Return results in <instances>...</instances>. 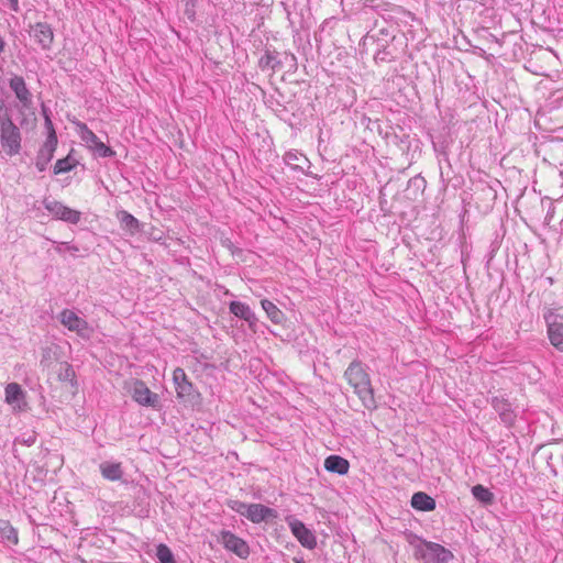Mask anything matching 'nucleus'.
<instances>
[{
  "label": "nucleus",
  "instance_id": "f8f14e48",
  "mask_svg": "<svg viewBox=\"0 0 563 563\" xmlns=\"http://www.w3.org/2000/svg\"><path fill=\"white\" fill-rule=\"evenodd\" d=\"M173 379L176 386L177 397L185 401L192 400L195 389L192 384L187 379L185 371L177 367L173 373Z\"/></svg>",
  "mask_w": 563,
  "mask_h": 563
},
{
  "label": "nucleus",
  "instance_id": "f03ea898",
  "mask_svg": "<svg viewBox=\"0 0 563 563\" xmlns=\"http://www.w3.org/2000/svg\"><path fill=\"white\" fill-rule=\"evenodd\" d=\"M22 134L18 125L10 117H5L0 123V144L8 156L18 155L21 151Z\"/></svg>",
  "mask_w": 563,
  "mask_h": 563
},
{
  "label": "nucleus",
  "instance_id": "393cba45",
  "mask_svg": "<svg viewBox=\"0 0 563 563\" xmlns=\"http://www.w3.org/2000/svg\"><path fill=\"white\" fill-rule=\"evenodd\" d=\"M57 376L60 382H69L73 386L76 385L75 371L73 366L67 362H63L59 364Z\"/></svg>",
  "mask_w": 563,
  "mask_h": 563
},
{
  "label": "nucleus",
  "instance_id": "7ed1b4c3",
  "mask_svg": "<svg viewBox=\"0 0 563 563\" xmlns=\"http://www.w3.org/2000/svg\"><path fill=\"white\" fill-rule=\"evenodd\" d=\"M416 551L428 563H449L454 558L449 549L431 541H422Z\"/></svg>",
  "mask_w": 563,
  "mask_h": 563
},
{
  "label": "nucleus",
  "instance_id": "bb28decb",
  "mask_svg": "<svg viewBox=\"0 0 563 563\" xmlns=\"http://www.w3.org/2000/svg\"><path fill=\"white\" fill-rule=\"evenodd\" d=\"M258 65L262 69H272L275 70L279 65L280 62L277 60V56L275 53H272L267 51L258 62Z\"/></svg>",
  "mask_w": 563,
  "mask_h": 563
},
{
  "label": "nucleus",
  "instance_id": "c9c22d12",
  "mask_svg": "<svg viewBox=\"0 0 563 563\" xmlns=\"http://www.w3.org/2000/svg\"><path fill=\"white\" fill-rule=\"evenodd\" d=\"M4 46H5V43L2 38V36L0 35V54L4 51Z\"/></svg>",
  "mask_w": 563,
  "mask_h": 563
},
{
  "label": "nucleus",
  "instance_id": "f3484780",
  "mask_svg": "<svg viewBox=\"0 0 563 563\" xmlns=\"http://www.w3.org/2000/svg\"><path fill=\"white\" fill-rule=\"evenodd\" d=\"M324 468L331 473L345 475L349 472L350 463L342 456L330 455L324 461Z\"/></svg>",
  "mask_w": 563,
  "mask_h": 563
},
{
  "label": "nucleus",
  "instance_id": "4c0bfd02",
  "mask_svg": "<svg viewBox=\"0 0 563 563\" xmlns=\"http://www.w3.org/2000/svg\"><path fill=\"white\" fill-rule=\"evenodd\" d=\"M375 58H376V59H377V58H379V59H382V60H384V59H385V57H380V53H377V55L375 56Z\"/></svg>",
  "mask_w": 563,
  "mask_h": 563
},
{
  "label": "nucleus",
  "instance_id": "39448f33",
  "mask_svg": "<svg viewBox=\"0 0 563 563\" xmlns=\"http://www.w3.org/2000/svg\"><path fill=\"white\" fill-rule=\"evenodd\" d=\"M286 521L296 537V539L300 542V544L309 550H312L317 547L316 536L312 533L310 529H308L303 522L296 519L292 516L286 518Z\"/></svg>",
  "mask_w": 563,
  "mask_h": 563
},
{
  "label": "nucleus",
  "instance_id": "2f4dec72",
  "mask_svg": "<svg viewBox=\"0 0 563 563\" xmlns=\"http://www.w3.org/2000/svg\"><path fill=\"white\" fill-rule=\"evenodd\" d=\"M43 114H44V118H45V126H46V129L48 131L47 137H51L53 134L56 135L53 122H52L49 115L47 114L45 108H43Z\"/></svg>",
  "mask_w": 563,
  "mask_h": 563
},
{
  "label": "nucleus",
  "instance_id": "e433bc0d",
  "mask_svg": "<svg viewBox=\"0 0 563 563\" xmlns=\"http://www.w3.org/2000/svg\"><path fill=\"white\" fill-rule=\"evenodd\" d=\"M292 561L294 563H305V561L300 558H294Z\"/></svg>",
  "mask_w": 563,
  "mask_h": 563
},
{
  "label": "nucleus",
  "instance_id": "f257e3e1",
  "mask_svg": "<svg viewBox=\"0 0 563 563\" xmlns=\"http://www.w3.org/2000/svg\"><path fill=\"white\" fill-rule=\"evenodd\" d=\"M344 377L367 409L376 407L371 378L360 361L350 363L344 372Z\"/></svg>",
  "mask_w": 563,
  "mask_h": 563
},
{
  "label": "nucleus",
  "instance_id": "2eb2a0df",
  "mask_svg": "<svg viewBox=\"0 0 563 563\" xmlns=\"http://www.w3.org/2000/svg\"><path fill=\"white\" fill-rule=\"evenodd\" d=\"M10 88L15 93V97L24 107H30L32 103V95L26 87V84L21 76H13L9 82Z\"/></svg>",
  "mask_w": 563,
  "mask_h": 563
},
{
  "label": "nucleus",
  "instance_id": "423d86ee",
  "mask_svg": "<svg viewBox=\"0 0 563 563\" xmlns=\"http://www.w3.org/2000/svg\"><path fill=\"white\" fill-rule=\"evenodd\" d=\"M43 205L56 219L71 224H76L80 221L81 213L79 211L70 209L57 200L45 199Z\"/></svg>",
  "mask_w": 563,
  "mask_h": 563
},
{
  "label": "nucleus",
  "instance_id": "9d476101",
  "mask_svg": "<svg viewBox=\"0 0 563 563\" xmlns=\"http://www.w3.org/2000/svg\"><path fill=\"white\" fill-rule=\"evenodd\" d=\"M30 34L34 41L43 48L49 49L54 41L53 29L48 23L37 22L30 25Z\"/></svg>",
  "mask_w": 563,
  "mask_h": 563
},
{
  "label": "nucleus",
  "instance_id": "cd10ccee",
  "mask_svg": "<svg viewBox=\"0 0 563 563\" xmlns=\"http://www.w3.org/2000/svg\"><path fill=\"white\" fill-rule=\"evenodd\" d=\"M156 556L159 563H176L174 554L166 544H158L156 548Z\"/></svg>",
  "mask_w": 563,
  "mask_h": 563
},
{
  "label": "nucleus",
  "instance_id": "a878e982",
  "mask_svg": "<svg viewBox=\"0 0 563 563\" xmlns=\"http://www.w3.org/2000/svg\"><path fill=\"white\" fill-rule=\"evenodd\" d=\"M472 494L477 500L486 505L492 504L494 500V494L489 489L479 484L473 486Z\"/></svg>",
  "mask_w": 563,
  "mask_h": 563
},
{
  "label": "nucleus",
  "instance_id": "7c9ffc66",
  "mask_svg": "<svg viewBox=\"0 0 563 563\" xmlns=\"http://www.w3.org/2000/svg\"><path fill=\"white\" fill-rule=\"evenodd\" d=\"M56 251L58 253H62L63 251H66V252H71V253H76L79 251V249L76 246V245H70L69 243H66V242H60L58 243V245L56 246Z\"/></svg>",
  "mask_w": 563,
  "mask_h": 563
},
{
  "label": "nucleus",
  "instance_id": "ddd939ff",
  "mask_svg": "<svg viewBox=\"0 0 563 563\" xmlns=\"http://www.w3.org/2000/svg\"><path fill=\"white\" fill-rule=\"evenodd\" d=\"M56 146L57 136L53 134L51 137L46 139L44 144L38 150L35 166L40 172H44L47 168V165L54 156Z\"/></svg>",
  "mask_w": 563,
  "mask_h": 563
},
{
  "label": "nucleus",
  "instance_id": "4468645a",
  "mask_svg": "<svg viewBox=\"0 0 563 563\" xmlns=\"http://www.w3.org/2000/svg\"><path fill=\"white\" fill-rule=\"evenodd\" d=\"M246 518L254 523H260L262 521H268L269 519L277 518V511L261 504H250L246 511Z\"/></svg>",
  "mask_w": 563,
  "mask_h": 563
},
{
  "label": "nucleus",
  "instance_id": "1a4fd4ad",
  "mask_svg": "<svg viewBox=\"0 0 563 563\" xmlns=\"http://www.w3.org/2000/svg\"><path fill=\"white\" fill-rule=\"evenodd\" d=\"M560 319L561 317L553 311H548L544 314L551 344L558 350L563 351V322Z\"/></svg>",
  "mask_w": 563,
  "mask_h": 563
},
{
  "label": "nucleus",
  "instance_id": "4be33fe9",
  "mask_svg": "<svg viewBox=\"0 0 563 563\" xmlns=\"http://www.w3.org/2000/svg\"><path fill=\"white\" fill-rule=\"evenodd\" d=\"M118 219L121 223V227L128 230L131 234H134L140 231V221L128 211H120L118 213Z\"/></svg>",
  "mask_w": 563,
  "mask_h": 563
},
{
  "label": "nucleus",
  "instance_id": "5701e85b",
  "mask_svg": "<svg viewBox=\"0 0 563 563\" xmlns=\"http://www.w3.org/2000/svg\"><path fill=\"white\" fill-rule=\"evenodd\" d=\"M23 396L22 388L16 383H10L5 387V401L15 406Z\"/></svg>",
  "mask_w": 563,
  "mask_h": 563
},
{
  "label": "nucleus",
  "instance_id": "9b49d317",
  "mask_svg": "<svg viewBox=\"0 0 563 563\" xmlns=\"http://www.w3.org/2000/svg\"><path fill=\"white\" fill-rule=\"evenodd\" d=\"M81 139L86 142L90 148L100 157H111L114 152L107 146L99 137L87 128L86 124H81Z\"/></svg>",
  "mask_w": 563,
  "mask_h": 563
},
{
  "label": "nucleus",
  "instance_id": "c85d7f7f",
  "mask_svg": "<svg viewBox=\"0 0 563 563\" xmlns=\"http://www.w3.org/2000/svg\"><path fill=\"white\" fill-rule=\"evenodd\" d=\"M75 166L74 162L71 161L70 156L64 157L58 159L54 165V174H63L67 173L73 169Z\"/></svg>",
  "mask_w": 563,
  "mask_h": 563
},
{
  "label": "nucleus",
  "instance_id": "aec40b11",
  "mask_svg": "<svg viewBox=\"0 0 563 563\" xmlns=\"http://www.w3.org/2000/svg\"><path fill=\"white\" fill-rule=\"evenodd\" d=\"M99 470L102 476L111 482L120 481L123 476L121 463L102 462Z\"/></svg>",
  "mask_w": 563,
  "mask_h": 563
},
{
  "label": "nucleus",
  "instance_id": "6e6552de",
  "mask_svg": "<svg viewBox=\"0 0 563 563\" xmlns=\"http://www.w3.org/2000/svg\"><path fill=\"white\" fill-rule=\"evenodd\" d=\"M132 398L141 406L158 408L159 407V396L146 386L143 380H135L133 383Z\"/></svg>",
  "mask_w": 563,
  "mask_h": 563
},
{
  "label": "nucleus",
  "instance_id": "b1692460",
  "mask_svg": "<svg viewBox=\"0 0 563 563\" xmlns=\"http://www.w3.org/2000/svg\"><path fill=\"white\" fill-rule=\"evenodd\" d=\"M0 538L14 544L18 543L16 530L7 520H0Z\"/></svg>",
  "mask_w": 563,
  "mask_h": 563
},
{
  "label": "nucleus",
  "instance_id": "f704fd0d",
  "mask_svg": "<svg viewBox=\"0 0 563 563\" xmlns=\"http://www.w3.org/2000/svg\"><path fill=\"white\" fill-rule=\"evenodd\" d=\"M10 2L11 8L14 11H18V0H8Z\"/></svg>",
  "mask_w": 563,
  "mask_h": 563
},
{
  "label": "nucleus",
  "instance_id": "412c9836",
  "mask_svg": "<svg viewBox=\"0 0 563 563\" xmlns=\"http://www.w3.org/2000/svg\"><path fill=\"white\" fill-rule=\"evenodd\" d=\"M261 306L272 322L280 324L285 320L284 312L271 300L263 299Z\"/></svg>",
  "mask_w": 563,
  "mask_h": 563
},
{
  "label": "nucleus",
  "instance_id": "20e7f679",
  "mask_svg": "<svg viewBox=\"0 0 563 563\" xmlns=\"http://www.w3.org/2000/svg\"><path fill=\"white\" fill-rule=\"evenodd\" d=\"M60 323L69 331L76 332L79 336L88 339L90 336V328L86 320L78 317L74 311L64 309L59 313Z\"/></svg>",
  "mask_w": 563,
  "mask_h": 563
},
{
  "label": "nucleus",
  "instance_id": "a211bd4d",
  "mask_svg": "<svg viewBox=\"0 0 563 563\" xmlns=\"http://www.w3.org/2000/svg\"><path fill=\"white\" fill-rule=\"evenodd\" d=\"M411 507L419 511H432L435 509V500L423 492L415 493L411 497Z\"/></svg>",
  "mask_w": 563,
  "mask_h": 563
},
{
  "label": "nucleus",
  "instance_id": "6ab92c4d",
  "mask_svg": "<svg viewBox=\"0 0 563 563\" xmlns=\"http://www.w3.org/2000/svg\"><path fill=\"white\" fill-rule=\"evenodd\" d=\"M230 312L233 313L235 317L249 322L251 325L256 322V317L254 312L247 305L241 301H232L230 303Z\"/></svg>",
  "mask_w": 563,
  "mask_h": 563
},
{
  "label": "nucleus",
  "instance_id": "c756f323",
  "mask_svg": "<svg viewBox=\"0 0 563 563\" xmlns=\"http://www.w3.org/2000/svg\"><path fill=\"white\" fill-rule=\"evenodd\" d=\"M230 508L240 515L246 517L247 507H250V504H245L239 500H232L229 504Z\"/></svg>",
  "mask_w": 563,
  "mask_h": 563
},
{
  "label": "nucleus",
  "instance_id": "0eeeda50",
  "mask_svg": "<svg viewBox=\"0 0 563 563\" xmlns=\"http://www.w3.org/2000/svg\"><path fill=\"white\" fill-rule=\"evenodd\" d=\"M218 540L228 551L233 552L241 559H246L250 555L249 544L231 531L222 530Z\"/></svg>",
  "mask_w": 563,
  "mask_h": 563
},
{
  "label": "nucleus",
  "instance_id": "72a5a7b5",
  "mask_svg": "<svg viewBox=\"0 0 563 563\" xmlns=\"http://www.w3.org/2000/svg\"><path fill=\"white\" fill-rule=\"evenodd\" d=\"M51 357V350L45 349L43 351V358L41 360V364H44Z\"/></svg>",
  "mask_w": 563,
  "mask_h": 563
},
{
  "label": "nucleus",
  "instance_id": "dca6fc26",
  "mask_svg": "<svg viewBox=\"0 0 563 563\" xmlns=\"http://www.w3.org/2000/svg\"><path fill=\"white\" fill-rule=\"evenodd\" d=\"M492 406L505 424L511 426L514 423L516 415L511 408V405L506 399L494 397L492 400Z\"/></svg>",
  "mask_w": 563,
  "mask_h": 563
},
{
  "label": "nucleus",
  "instance_id": "473e14b6",
  "mask_svg": "<svg viewBox=\"0 0 563 563\" xmlns=\"http://www.w3.org/2000/svg\"><path fill=\"white\" fill-rule=\"evenodd\" d=\"M285 161L287 164L291 165L292 161H299V156L295 153H287L285 156Z\"/></svg>",
  "mask_w": 563,
  "mask_h": 563
}]
</instances>
